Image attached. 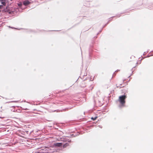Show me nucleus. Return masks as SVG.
Here are the masks:
<instances>
[{"label": "nucleus", "mask_w": 153, "mask_h": 153, "mask_svg": "<svg viewBox=\"0 0 153 153\" xmlns=\"http://www.w3.org/2000/svg\"><path fill=\"white\" fill-rule=\"evenodd\" d=\"M126 98V96L125 95L120 96L119 97V101L123 106H125V104L126 102L125 100Z\"/></svg>", "instance_id": "f257e3e1"}, {"label": "nucleus", "mask_w": 153, "mask_h": 153, "mask_svg": "<svg viewBox=\"0 0 153 153\" xmlns=\"http://www.w3.org/2000/svg\"><path fill=\"white\" fill-rule=\"evenodd\" d=\"M6 0H0V2L3 5L5 6L6 5Z\"/></svg>", "instance_id": "f03ea898"}, {"label": "nucleus", "mask_w": 153, "mask_h": 153, "mask_svg": "<svg viewBox=\"0 0 153 153\" xmlns=\"http://www.w3.org/2000/svg\"><path fill=\"white\" fill-rule=\"evenodd\" d=\"M62 145V144L61 143H57L54 144V145L57 147H60Z\"/></svg>", "instance_id": "7ed1b4c3"}, {"label": "nucleus", "mask_w": 153, "mask_h": 153, "mask_svg": "<svg viewBox=\"0 0 153 153\" xmlns=\"http://www.w3.org/2000/svg\"><path fill=\"white\" fill-rule=\"evenodd\" d=\"M30 2L29 1H27L24 2V4L25 5H27L30 4Z\"/></svg>", "instance_id": "20e7f679"}, {"label": "nucleus", "mask_w": 153, "mask_h": 153, "mask_svg": "<svg viewBox=\"0 0 153 153\" xmlns=\"http://www.w3.org/2000/svg\"><path fill=\"white\" fill-rule=\"evenodd\" d=\"M97 116H96L94 117H91V119L92 120H95L97 119Z\"/></svg>", "instance_id": "39448f33"}, {"label": "nucleus", "mask_w": 153, "mask_h": 153, "mask_svg": "<svg viewBox=\"0 0 153 153\" xmlns=\"http://www.w3.org/2000/svg\"><path fill=\"white\" fill-rule=\"evenodd\" d=\"M2 6L1 5H0V12L1 11V9L2 8Z\"/></svg>", "instance_id": "423d86ee"}, {"label": "nucleus", "mask_w": 153, "mask_h": 153, "mask_svg": "<svg viewBox=\"0 0 153 153\" xmlns=\"http://www.w3.org/2000/svg\"><path fill=\"white\" fill-rule=\"evenodd\" d=\"M48 153V152H42V153Z\"/></svg>", "instance_id": "0eeeda50"}]
</instances>
